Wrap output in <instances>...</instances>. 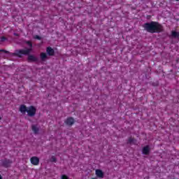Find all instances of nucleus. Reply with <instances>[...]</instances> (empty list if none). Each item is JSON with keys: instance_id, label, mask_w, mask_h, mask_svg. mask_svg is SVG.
Segmentation results:
<instances>
[{"instance_id": "obj_21", "label": "nucleus", "mask_w": 179, "mask_h": 179, "mask_svg": "<svg viewBox=\"0 0 179 179\" xmlns=\"http://www.w3.org/2000/svg\"><path fill=\"white\" fill-rule=\"evenodd\" d=\"M0 179H2V176L0 175Z\"/></svg>"}, {"instance_id": "obj_7", "label": "nucleus", "mask_w": 179, "mask_h": 179, "mask_svg": "<svg viewBox=\"0 0 179 179\" xmlns=\"http://www.w3.org/2000/svg\"><path fill=\"white\" fill-rule=\"evenodd\" d=\"M142 153L143 155L148 156V155L150 153V147H149V145L144 146L142 150Z\"/></svg>"}, {"instance_id": "obj_15", "label": "nucleus", "mask_w": 179, "mask_h": 179, "mask_svg": "<svg viewBox=\"0 0 179 179\" xmlns=\"http://www.w3.org/2000/svg\"><path fill=\"white\" fill-rule=\"evenodd\" d=\"M134 142H135V138L129 137L127 141V143H134Z\"/></svg>"}, {"instance_id": "obj_11", "label": "nucleus", "mask_w": 179, "mask_h": 179, "mask_svg": "<svg viewBox=\"0 0 179 179\" xmlns=\"http://www.w3.org/2000/svg\"><path fill=\"white\" fill-rule=\"evenodd\" d=\"M28 109H29V108H27V106H26V105H24V104L20 105V111L22 114L27 113Z\"/></svg>"}, {"instance_id": "obj_1", "label": "nucleus", "mask_w": 179, "mask_h": 179, "mask_svg": "<svg viewBox=\"0 0 179 179\" xmlns=\"http://www.w3.org/2000/svg\"><path fill=\"white\" fill-rule=\"evenodd\" d=\"M143 27L148 31V33H151L152 34L155 33H163L164 31V28L163 25L159 22L152 21L150 22H145Z\"/></svg>"}, {"instance_id": "obj_3", "label": "nucleus", "mask_w": 179, "mask_h": 179, "mask_svg": "<svg viewBox=\"0 0 179 179\" xmlns=\"http://www.w3.org/2000/svg\"><path fill=\"white\" fill-rule=\"evenodd\" d=\"M27 113L28 117H34V115H36V113H37V109L36 108V107L30 106L29 107H28Z\"/></svg>"}, {"instance_id": "obj_5", "label": "nucleus", "mask_w": 179, "mask_h": 179, "mask_svg": "<svg viewBox=\"0 0 179 179\" xmlns=\"http://www.w3.org/2000/svg\"><path fill=\"white\" fill-rule=\"evenodd\" d=\"M30 162L34 166H38L40 164V159L38 157H31Z\"/></svg>"}, {"instance_id": "obj_20", "label": "nucleus", "mask_w": 179, "mask_h": 179, "mask_svg": "<svg viewBox=\"0 0 179 179\" xmlns=\"http://www.w3.org/2000/svg\"><path fill=\"white\" fill-rule=\"evenodd\" d=\"M5 52L6 54H8V52H9L7 51V50H0V52Z\"/></svg>"}, {"instance_id": "obj_4", "label": "nucleus", "mask_w": 179, "mask_h": 179, "mask_svg": "<svg viewBox=\"0 0 179 179\" xmlns=\"http://www.w3.org/2000/svg\"><path fill=\"white\" fill-rule=\"evenodd\" d=\"M12 160L5 159L1 162V166H3V167H5L6 169H8V167H10V164H12Z\"/></svg>"}, {"instance_id": "obj_18", "label": "nucleus", "mask_w": 179, "mask_h": 179, "mask_svg": "<svg viewBox=\"0 0 179 179\" xmlns=\"http://www.w3.org/2000/svg\"><path fill=\"white\" fill-rule=\"evenodd\" d=\"M62 179H69V178L66 175H62Z\"/></svg>"}, {"instance_id": "obj_10", "label": "nucleus", "mask_w": 179, "mask_h": 179, "mask_svg": "<svg viewBox=\"0 0 179 179\" xmlns=\"http://www.w3.org/2000/svg\"><path fill=\"white\" fill-rule=\"evenodd\" d=\"M28 61L29 62H37V61H38V58H37L36 57H35L34 55H29L28 56Z\"/></svg>"}, {"instance_id": "obj_19", "label": "nucleus", "mask_w": 179, "mask_h": 179, "mask_svg": "<svg viewBox=\"0 0 179 179\" xmlns=\"http://www.w3.org/2000/svg\"><path fill=\"white\" fill-rule=\"evenodd\" d=\"M35 38H36V40H41V38L38 35H36Z\"/></svg>"}, {"instance_id": "obj_2", "label": "nucleus", "mask_w": 179, "mask_h": 179, "mask_svg": "<svg viewBox=\"0 0 179 179\" xmlns=\"http://www.w3.org/2000/svg\"><path fill=\"white\" fill-rule=\"evenodd\" d=\"M25 43L27 44V45H29V48L17 50L16 52L14 53V55H16V57H18L19 58H22V55H29V54L33 50V43L31 41H27Z\"/></svg>"}, {"instance_id": "obj_12", "label": "nucleus", "mask_w": 179, "mask_h": 179, "mask_svg": "<svg viewBox=\"0 0 179 179\" xmlns=\"http://www.w3.org/2000/svg\"><path fill=\"white\" fill-rule=\"evenodd\" d=\"M41 61H45V59H48V55L45 52H41L40 55Z\"/></svg>"}, {"instance_id": "obj_6", "label": "nucleus", "mask_w": 179, "mask_h": 179, "mask_svg": "<svg viewBox=\"0 0 179 179\" xmlns=\"http://www.w3.org/2000/svg\"><path fill=\"white\" fill-rule=\"evenodd\" d=\"M46 52L48 55H49V57H54L55 54V50H54V49H52V48L51 47H48L46 48Z\"/></svg>"}, {"instance_id": "obj_14", "label": "nucleus", "mask_w": 179, "mask_h": 179, "mask_svg": "<svg viewBox=\"0 0 179 179\" xmlns=\"http://www.w3.org/2000/svg\"><path fill=\"white\" fill-rule=\"evenodd\" d=\"M31 129H32L34 134H38L39 129H38V127H37V126H36L34 124L32 125Z\"/></svg>"}, {"instance_id": "obj_8", "label": "nucleus", "mask_w": 179, "mask_h": 179, "mask_svg": "<svg viewBox=\"0 0 179 179\" xmlns=\"http://www.w3.org/2000/svg\"><path fill=\"white\" fill-rule=\"evenodd\" d=\"M65 124L71 127L75 124V119L73 117H68L65 121Z\"/></svg>"}, {"instance_id": "obj_17", "label": "nucleus", "mask_w": 179, "mask_h": 179, "mask_svg": "<svg viewBox=\"0 0 179 179\" xmlns=\"http://www.w3.org/2000/svg\"><path fill=\"white\" fill-rule=\"evenodd\" d=\"M6 40H8V38L5 36H1L0 38V41H1V43H3V41H6Z\"/></svg>"}, {"instance_id": "obj_16", "label": "nucleus", "mask_w": 179, "mask_h": 179, "mask_svg": "<svg viewBox=\"0 0 179 179\" xmlns=\"http://www.w3.org/2000/svg\"><path fill=\"white\" fill-rule=\"evenodd\" d=\"M50 162L52 163H57V157H55V156H52L50 158Z\"/></svg>"}, {"instance_id": "obj_22", "label": "nucleus", "mask_w": 179, "mask_h": 179, "mask_svg": "<svg viewBox=\"0 0 179 179\" xmlns=\"http://www.w3.org/2000/svg\"><path fill=\"white\" fill-rule=\"evenodd\" d=\"M176 1H179V0H176Z\"/></svg>"}, {"instance_id": "obj_9", "label": "nucleus", "mask_w": 179, "mask_h": 179, "mask_svg": "<svg viewBox=\"0 0 179 179\" xmlns=\"http://www.w3.org/2000/svg\"><path fill=\"white\" fill-rule=\"evenodd\" d=\"M95 174H96V177H99V178H104V173L103 172V171H101L100 169H96L95 171Z\"/></svg>"}, {"instance_id": "obj_13", "label": "nucleus", "mask_w": 179, "mask_h": 179, "mask_svg": "<svg viewBox=\"0 0 179 179\" xmlns=\"http://www.w3.org/2000/svg\"><path fill=\"white\" fill-rule=\"evenodd\" d=\"M171 37H173V38H178V40H179V32L171 31Z\"/></svg>"}]
</instances>
